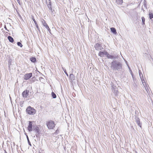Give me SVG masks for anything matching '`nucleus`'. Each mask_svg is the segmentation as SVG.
I'll list each match as a JSON object with an SVG mask.
<instances>
[{"label": "nucleus", "mask_w": 153, "mask_h": 153, "mask_svg": "<svg viewBox=\"0 0 153 153\" xmlns=\"http://www.w3.org/2000/svg\"><path fill=\"white\" fill-rule=\"evenodd\" d=\"M25 1H26V0H25Z\"/></svg>", "instance_id": "44"}, {"label": "nucleus", "mask_w": 153, "mask_h": 153, "mask_svg": "<svg viewBox=\"0 0 153 153\" xmlns=\"http://www.w3.org/2000/svg\"><path fill=\"white\" fill-rule=\"evenodd\" d=\"M31 61L33 62H35L36 60V58L35 57H31L30 59Z\"/></svg>", "instance_id": "18"}, {"label": "nucleus", "mask_w": 153, "mask_h": 153, "mask_svg": "<svg viewBox=\"0 0 153 153\" xmlns=\"http://www.w3.org/2000/svg\"><path fill=\"white\" fill-rule=\"evenodd\" d=\"M69 77V79H71L70 80L71 81V82H73V80H74V77Z\"/></svg>", "instance_id": "32"}, {"label": "nucleus", "mask_w": 153, "mask_h": 153, "mask_svg": "<svg viewBox=\"0 0 153 153\" xmlns=\"http://www.w3.org/2000/svg\"><path fill=\"white\" fill-rule=\"evenodd\" d=\"M135 121L137 124V125L141 128L142 123L140 122V120L138 117V115L137 113V114L135 111Z\"/></svg>", "instance_id": "5"}, {"label": "nucleus", "mask_w": 153, "mask_h": 153, "mask_svg": "<svg viewBox=\"0 0 153 153\" xmlns=\"http://www.w3.org/2000/svg\"><path fill=\"white\" fill-rule=\"evenodd\" d=\"M127 65L128 66V68H129L130 73L131 74V75L132 76H133V74L132 72L131 69V68H130V67H129V66L128 65Z\"/></svg>", "instance_id": "26"}, {"label": "nucleus", "mask_w": 153, "mask_h": 153, "mask_svg": "<svg viewBox=\"0 0 153 153\" xmlns=\"http://www.w3.org/2000/svg\"><path fill=\"white\" fill-rule=\"evenodd\" d=\"M32 73L26 74H25V76H32Z\"/></svg>", "instance_id": "23"}, {"label": "nucleus", "mask_w": 153, "mask_h": 153, "mask_svg": "<svg viewBox=\"0 0 153 153\" xmlns=\"http://www.w3.org/2000/svg\"><path fill=\"white\" fill-rule=\"evenodd\" d=\"M149 18L150 19H152L153 18V14L152 13H150L149 14Z\"/></svg>", "instance_id": "24"}, {"label": "nucleus", "mask_w": 153, "mask_h": 153, "mask_svg": "<svg viewBox=\"0 0 153 153\" xmlns=\"http://www.w3.org/2000/svg\"><path fill=\"white\" fill-rule=\"evenodd\" d=\"M37 78H39V80L41 82L43 83L44 82L45 80L42 78V77H37Z\"/></svg>", "instance_id": "17"}, {"label": "nucleus", "mask_w": 153, "mask_h": 153, "mask_svg": "<svg viewBox=\"0 0 153 153\" xmlns=\"http://www.w3.org/2000/svg\"><path fill=\"white\" fill-rule=\"evenodd\" d=\"M77 81H78V79L77 78Z\"/></svg>", "instance_id": "41"}, {"label": "nucleus", "mask_w": 153, "mask_h": 153, "mask_svg": "<svg viewBox=\"0 0 153 153\" xmlns=\"http://www.w3.org/2000/svg\"><path fill=\"white\" fill-rule=\"evenodd\" d=\"M18 3H19L20 4V1L19 0H16Z\"/></svg>", "instance_id": "37"}, {"label": "nucleus", "mask_w": 153, "mask_h": 153, "mask_svg": "<svg viewBox=\"0 0 153 153\" xmlns=\"http://www.w3.org/2000/svg\"><path fill=\"white\" fill-rule=\"evenodd\" d=\"M49 10H50L51 11L52 13L53 12V11H52V7H50V8H49Z\"/></svg>", "instance_id": "35"}, {"label": "nucleus", "mask_w": 153, "mask_h": 153, "mask_svg": "<svg viewBox=\"0 0 153 153\" xmlns=\"http://www.w3.org/2000/svg\"><path fill=\"white\" fill-rule=\"evenodd\" d=\"M49 3L47 4V6L48 7V8L50 7H51V2L50 0H49Z\"/></svg>", "instance_id": "30"}, {"label": "nucleus", "mask_w": 153, "mask_h": 153, "mask_svg": "<svg viewBox=\"0 0 153 153\" xmlns=\"http://www.w3.org/2000/svg\"><path fill=\"white\" fill-rule=\"evenodd\" d=\"M8 39L9 40V41L10 42L13 43V41H14L12 37L10 36H8Z\"/></svg>", "instance_id": "15"}, {"label": "nucleus", "mask_w": 153, "mask_h": 153, "mask_svg": "<svg viewBox=\"0 0 153 153\" xmlns=\"http://www.w3.org/2000/svg\"><path fill=\"white\" fill-rule=\"evenodd\" d=\"M20 105L21 106H22L21 105L22 104H23V102H22V101L21 102H20Z\"/></svg>", "instance_id": "38"}, {"label": "nucleus", "mask_w": 153, "mask_h": 153, "mask_svg": "<svg viewBox=\"0 0 153 153\" xmlns=\"http://www.w3.org/2000/svg\"><path fill=\"white\" fill-rule=\"evenodd\" d=\"M52 96L53 98H56V94L52 92L51 93Z\"/></svg>", "instance_id": "20"}, {"label": "nucleus", "mask_w": 153, "mask_h": 153, "mask_svg": "<svg viewBox=\"0 0 153 153\" xmlns=\"http://www.w3.org/2000/svg\"><path fill=\"white\" fill-rule=\"evenodd\" d=\"M32 130L34 131L36 133L35 135L36 137L38 138L40 137L39 134H41V131L38 127L37 126H33Z\"/></svg>", "instance_id": "2"}, {"label": "nucleus", "mask_w": 153, "mask_h": 153, "mask_svg": "<svg viewBox=\"0 0 153 153\" xmlns=\"http://www.w3.org/2000/svg\"><path fill=\"white\" fill-rule=\"evenodd\" d=\"M139 74L140 75V76H143V75L141 71L139 70Z\"/></svg>", "instance_id": "29"}, {"label": "nucleus", "mask_w": 153, "mask_h": 153, "mask_svg": "<svg viewBox=\"0 0 153 153\" xmlns=\"http://www.w3.org/2000/svg\"><path fill=\"white\" fill-rule=\"evenodd\" d=\"M36 79V77H32V78L31 79L30 81L31 82H33L35 81V79H36V80H38V78L37 79Z\"/></svg>", "instance_id": "21"}, {"label": "nucleus", "mask_w": 153, "mask_h": 153, "mask_svg": "<svg viewBox=\"0 0 153 153\" xmlns=\"http://www.w3.org/2000/svg\"><path fill=\"white\" fill-rule=\"evenodd\" d=\"M33 122L29 121V125L28 126L27 129L29 132H31L33 129L32 123Z\"/></svg>", "instance_id": "8"}, {"label": "nucleus", "mask_w": 153, "mask_h": 153, "mask_svg": "<svg viewBox=\"0 0 153 153\" xmlns=\"http://www.w3.org/2000/svg\"><path fill=\"white\" fill-rule=\"evenodd\" d=\"M36 79V77H32V78L31 79L30 81L31 82H33L35 81V79H36V80H38V78L37 79Z\"/></svg>", "instance_id": "22"}, {"label": "nucleus", "mask_w": 153, "mask_h": 153, "mask_svg": "<svg viewBox=\"0 0 153 153\" xmlns=\"http://www.w3.org/2000/svg\"><path fill=\"white\" fill-rule=\"evenodd\" d=\"M144 78L145 77H140V79L143 83V85H146V83L145 82V80H144Z\"/></svg>", "instance_id": "13"}, {"label": "nucleus", "mask_w": 153, "mask_h": 153, "mask_svg": "<svg viewBox=\"0 0 153 153\" xmlns=\"http://www.w3.org/2000/svg\"><path fill=\"white\" fill-rule=\"evenodd\" d=\"M39 153H41V152H40Z\"/></svg>", "instance_id": "43"}, {"label": "nucleus", "mask_w": 153, "mask_h": 153, "mask_svg": "<svg viewBox=\"0 0 153 153\" xmlns=\"http://www.w3.org/2000/svg\"><path fill=\"white\" fill-rule=\"evenodd\" d=\"M29 91L25 90L22 93V95L23 97L26 98L29 95Z\"/></svg>", "instance_id": "7"}, {"label": "nucleus", "mask_w": 153, "mask_h": 153, "mask_svg": "<svg viewBox=\"0 0 153 153\" xmlns=\"http://www.w3.org/2000/svg\"><path fill=\"white\" fill-rule=\"evenodd\" d=\"M64 72H65V74H66V75L67 76H68V73H67V72H66V70H64Z\"/></svg>", "instance_id": "36"}, {"label": "nucleus", "mask_w": 153, "mask_h": 153, "mask_svg": "<svg viewBox=\"0 0 153 153\" xmlns=\"http://www.w3.org/2000/svg\"><path fill=\"white\" fill-rule=\"evenodd\" d=\"M99 55L101 57H102L104 55H108V53L106 51H100L99 53Z\"/></svg>", "instance_id": "10"}, {"label": "nucleus", "mask_w": 153, "mask_h": 153, "mask_svg": "<svg viewBox=\"0 0 153 153\" xmlns=\"http://www.w3.org/2000/svg\"><path fill=\"white\" fill-rule=\"evenodd\" d=\"M17 45L18 46H20V47L22 48V43L20 42H17Z\"/></svg>", "instance_id": "28"}, {"label": "nucleus", "mask_w": 153, "mask_h": 153, "mask_svg": "<svg viewBox=\"0 0 153 153\" xmlns=\"http://www.w3.org/2000/svg\"><path fill=\"white\" fill-rule=\"evenodd\" d=\"M59 132V130L58 128L56 130L55 132L54 133V134H58Z\"/></svg>", "instance_id": "31"}, {"label": "nucleus", "mask_w": 153, "mask_h": 153, "mask_svg": "<svg viewBox=\"0 0 153 153\" xmlns=\"http://www.w3.org/2000/svg\"><path fill=\"white\" fill-rule=\"evenodd\" d=\"M107 58L109 59H112L113 58H115V57L114 56H112V55H109L108 53V55H107Z\"/></svg>", "instance_id": "16"}, {"label": "nucleus", "mask_w": 153, "mask_h": 153, "mask_svg": "<svg viewBox=\"0 0 153 153\" xmlns=\"http://www.w3.org/2000/svg\"><path fill=\"white\" fill-rule=\"evenodd\" d=\"M79 10V8H75L74 9V11L77 12Z\"/></svg>", "instance_id": "33"}, {"label": "nucleus", "mask_w": 153, "mask_h": 153, "mask_svg": "<svg viewBox=\"0 0 153 153\" xmlns=\"http://www.w3.org/2000/svg\"><path fill=\"white\" fill-rule=\"evenodd\" d=\"M32 20H33V21L35 25H36V27L37 29L39 30V26L37 25V24L36 21L35 20V19H34V17L33 16H32Z\"/></svg>", "instance_id": "12"}, {"label": "nucleus", "mask_w": 153, "mask_h": 153, "mask_svg": "<svg viewBox=\"0 0 153 153\" xmlns=\"http://www.w3.org/2000/svg\"><path fill=\"white\" fill-rule=\"evenodd\" d=\"M111 89L112 91L115 94V95H118L119 92L116 86H115L114 85H112Z\"/></svg>", "instance_id": "6"}, {"label": "nucleus", "mask_w": 153, "mask_h": 153, "mask_svg": "<svg viewBox=\"0 0 153 153\" xmlns=\"http://www.w3.org/2000/svg\"><path fill=\"white\" fill-rule=\"evenodd\" d=\"M111 32L114 34H116L117 33L116 29L114 27H111Z\"/></svg>", "instance_id": "14"}, {"label": "nucleus", "mask_w": 153, "mask_h": 153, "mask_svg": "<svg viewBox=\"0 0 153 153\" xmlns=\"http://www.w3.org/2000/svg\"><path fill=\"white\" fill-rule=\"evenodd\" d=\"M116 1L117 4H121L123 2V0H117Z\"/></svg>", "instance_id": "19"}, {"label": "nucleus", "mask_w": 153, "mask_h": 153, "mask_svg": "<svg viewBox=\"0 0 153 153\" xmlns=\"http://www.w3.org/2000/svg\"><path fill=\"white\" fill-rule=\"evenodd\" d=\"M133 77V79H134V77Z\"/></svg>", "instance_id": "40"}, {"label": "nucleus", "mask_w": 153, "mask_h": 153, "mask_svg": "<svg viewBox=\"0 0 153 153\" xmlns=\"http://www.w3.org/2000/svg\"><path fill=\"white\" fill-rule=\"evenodd\" d=\"M26 112L30 115H33L36 113V110L33 108L28 106L26 109Z\"/></svg>", "instance_id": "3"}, {"label": "nucleus", "mask_w": 153, "mask_h": 153, "mask_svg": "<svg viewBox=\"0 0 153 153\" xmlns=\"http://www.w3.org/2000/svg\"><path fill=\"white\" fill-rule=\"evenodd\" d=\"M47 126L48 128L49 129H53L55 126V124L54 121L50 120L46 123Z\"/></svg>", "instance_id": "4"}, {"label": "nucleus", "mask_w": 153, "mask_h": 153, "mask_svg": "<svg viewBox=\"0 0 153 153\" xmlns=\"http://www.w3.org/2000/svg\"><path fill=\"white\" fill-rule=\"evenodd\" d=\"M111 67L114 70H120L122 67L121 64L119 62L114 61L111 62Z\"/></svg>", "instance_id": "1"}, {"label": "nucleus", "mask_w": 153, "mask_h": 153, "mask_svg": "<svg viewBox=\"0 0 153 153\" xmlns=\"http://www.w3.org/2000/svg\"><path fill=\"white\" fill-rule=\"evenodd\" d=\"M71 74L69 76H71Z\"/></svg>", "instance_id": "42"}, {"label": "nucleus", "mask_w": 153, "mask_h": 153, "mask_svg": "<svg viewBox=\"0 0 153 153\" xmlns=\"http://www.w3.org/2000/svg\"><path fill=\"white\" fill-rule=\"evenodd\" d=\"M95 47L96 50L99 51L100 50H101L103 48L101 46V44L99 43H97L95 45Z\"/></svg>", "instance_id": "9"}, {"label": "nucleus", "mask_w": 153, "mask_h": 153, "mask_svg": "<svg viewBox=\"0 0 153 153\" xmlns=\"http://www.w3.org/2000/svg\"><path fill=\"white\" fill-rule=\"evenodd\" d=\"M30 78H31V77H24V79L25 80H28Z\"/></svg>", "instance_id": "34"}, {"label": "nucleus", "mask_w": 153, "mask_h": 153, "mask_svg": "<svg viewBox=\"0 0 153 153\" xmlns=\"http://www.w3.org/2000/svg\"><path fill=\"white\" fill-rule=\"evenodd\" d=\"M26 137H27V141H28V144L29 145H30V146H31V143H30V142L29 140V138L28 137V136L26 135Z\"/></svg>", "instance_id": "27"}, {"label": "nucleus", "mask_w": 153, "mask_h": 153, "mask_svg": "<svg viewBox=\"0 0 153 153\" xmlns=\"http://www.w3.org/2000/svg\"><path fill=\"white\" fill-rule=\"evenodd\" d=\"M142 21V25H144L145 24V19L143 17H142L141 18Z\"/></svg>", "instance_id": "25"}, {"label": "nucleus", "mask_w": 153, "mask_h": 153, "mask_svg": "<svg viewBox=\"0 0 153 153\" xmlns=\"http://www.w3.org/2000/svg\"><path fill=\"white\" fill-rule=\"evenodd\" d=\"M5 28L6 30H7V28L6 27V26H5Z\"/></svg>", "instance_id": "39"}, {"label": "nucleus", "mask_w": 153, "mask_h": 153, "mask_svg": "<svg viewBox=\"0 0 153 153\" xmlns=\"http://www.w3.org/2000/svg\"><path fill=\"white\" fill-rule=\"evenodd\" d=\"M42 23L43 25H44V26H45L47 30L49 31V32H50L51 31V30L49 28V27L48 26V25L45 22L44 20L43 19L42 21Z\"/></svg>", "instance_id": "11"}]
</instances>
